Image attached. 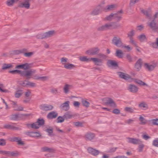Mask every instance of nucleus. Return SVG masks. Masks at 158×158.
Segmentation results:
<instances>
[{
	"label": "nucleus",
	"instance_id": "f257e3e1",
	"mask_svg": "<svg viewBox=\"0 0 158 158\" xmlns=\"http://www.w3.org/2000/svg\"><path fill=\"white\" fill-rule=\"evenodd\" d=\"M157 65V62L153 61L149 63H145L143 67L148 71L151 72L153 71Z\"/></svg>",
	"mask_w": 158,
	"mask_h": 158
},
{
	"label": "nucleus",
	"instance_id": "f03ea898",
	"mask_svg": "<svg viewBox=\"0 0 158 158\" xmlns=\"http://www.w3.org/2000/svg\"><path fill=\"white\" fill-rule=\"evenodd\" d=\"M55 34L56 32L54 30H51L39 34L38 35V38L40 39L47 38L54 35Z\"/></svg>",
	"mask_w": 158,
	"mask_h": 158
},
{
	"label": "nucleus",
	"instance_id": "7ed1b4c3",
	"mask_svg": "<svg viewBox=\"0 0 158 158\" xmlns=\"http://www.w3.org/2000/svg\"><path fill=\"white\" fill-rule=\"evenodd\" d=\"M148 26L154 31H158V21L155 22L154 20L148 23Z\"/></svg>",
	"mask_w": 158,
	"mask_h": 158
},
{
	"label": "nucleus",
	"instance_id": "20e7f679",
	"mask_svg": "<svg viewBox=\"0 0 158 158\" xmlns=\"http://www.w3.org/2000/svg\"><path fill=\"white\" fill-rule=\"evenodd\" d=\"M114 23H107L100 26L98 28V30L99 31H103L109 29L114 28L115 27V26H114Z\"/></svg>",
	"mask_w": 158,
	"mask_h": 158
},
{
	"label": "nucleus",
	"instance_id": "39448f33",
	"mask_svg": "<svg viewBox=\"0 0 158 158\" xmlns=\"http://www.w3.org/2000/svg\"><path fill=\"white\" fill-rule=\"evenodd\" d=\"M121 13L122 12L121 11L120 12L114 14H111L110 15L107 16L106 19L107 20H110L114 19L117 20H119L121 18Z\"/></svg>",
	"mask_w": 158,
	"mask_h": 158
},
{
	"label": "nucleus",
	"instance_id": "423d86ee",
	"mask_svg": "<svg viewBox=\"0 0 158 158\" xmlns=\"http://www.w3.org/2000/svg\"><path fill=\"white\" fill-rule=\"evenodd\" d=\"M99 51V49L98 48H94L87 50L85 51V53L88 55L92 56L97 54Z\"/></svg>",
	"mask_w": 158,
	"mask_h": 158
},
{
	"label": "nucleus",
	"instance_id": "0eeeda50",
	"mask_svg": "<svg viewBox=\"0 0 158 158\" xmlns=\"http://www.w3.org/2000/svg\"><path fill=\"white\" fill-rule=\"evenodd\" d=\"M35 72L36 71L35 70H30L24 72L22 71V75L25 76L27 78L29 79L32 77L33 75Z\"/></svg>",
	"mask_w": 158,
	"mask_h": 158
},
{
	"label": "nucleus",
	"instance_id": "6e6552de",
	"mask_svg": "<svg viewBox=\"0 0 158 158\" xmlns=\"http://www.w3.org/2000/svg\"><path fill=\"white\" fill-rule=\"evenodd\" d=\"M103 102L104 103L109 105L112 107L115 106V104L113 100L109 98H106L103 99Z\"/></svg>",
	"mask_w": 158,
	"mask_h": 158
},
{
	"label": "nucleus",
	"instance_id": "1a4fd4ad",
	"mask_svg": "<svg viewBox=\"0 0 158 158\" xmlns=\"http://www.w3.org/2000/svg\"><path fill=\"white\" fill-rule=\"evenodd\" d=\"M127 89L129 91L133 93H136L138 91V88L134 85L130 84L129 85Z\"/></svg>",
	"mask_w": 158,
	"mask_h": 158
},
{
	"label": "nucleus",
	"instance_id": "9d476101",
	"mask_svg": "<svg viewBox=\"0 0 158 158\" xmlns=\"http://www.w3.org/2000/svg\"><path fill=\"white\" fill-rule=\"evenodd\" d=\"M30 6V3L25 0L20 2L19 4V6L22 8H24L26 9H29Z\"/></svg>",
	"mask_w": 158,
	"mask_h": 158
},
{
	"label": "nucleus",
	"instance_id": "9b49d317",
	"mask_svg": "<svg viewBox=\"0 0 158 158\" xmlns=\"http://www.w3.org/2000/svg\"><path fill=\"white\" fill-rule=\"evenodd\" d=\"M118 75L121 78L127 80H130L131 79L130 76L127 74L122 72L118 73Z\"/></svg>",
	"mask_w": 158,
	"mask_h": 158
},
{
	"label": "nucleus",
	"instance_id": "f8f14e48",
	"mask_svg": "<svg viewBox=\"0 0 158 158\" xmlns=\"http://www.w3.org/2000/svg\"><path fill=\"white\" fill-rule=\"evenodd\" d=\"M30 68V64L27 63L19 64L16 65L15 68L17 69H21L24 70H27Z\"/></svg>",
	"mask_w": 158,
	"mask_h": 158
},
{
	"label": "nucleus",
	"instance_id": "ddd939ff",
	"mask_svg": "<svg viewBox=\"0 0 158 158\" xmlns=\"http://www.w3.org/2000/svg\"><path fill=\"white\" fill-rule=\"evenodd\" d=\"M113 43L118 47H120L122 44L121 39L119 37H114L112 40Z\"/></svg>",
	"mask_w": 158,
	"mask_h": 158
},
{
	"label": "nucleus",
	"instance_id": "4468645a",
	"mask_svg": "<svg viewBox=\"0 0 158 158\" xmlns=\"http://www.w3.org/2000/svg\"><path fill=\"white\" fill-rule=\"evenodd\" d=\"M143 64V61L142 59H139L135 64V68L138 70L139 71L141 69Z\"/></svg>",
	"mask_w": 158,
	"mask_h": 158
},
{
	"label": "nucleus",
	"instance_id": "2eb2a0df",
	"mask_svg": "<svg viewBox=\"0 0 158 158\" xmlns=\"http://www.w3.org/2000/svg\"><path fill=\"white\" fill-rule=\"evenodd\" d=\"M103 8L101 6H98L96 9L93 10L91 14L94 15H96L100 13Z\"/></svg>",
	"mask_w": 158,
	"mask_h": 158
},
{
	"label": "nucleus",
	"instance_id": "dca6fc26",
	"mask_svg": "<svg viewBox=\"0 0 158 158\" xmlns=\"http://www.w3.org/2000/svg\"><path fill=\"white\" fill-rule=\"evenodd\" d=\"M69 102L67 101L66 102H65L62 104L60 106V108L65 110H67L69 109Z\"/></svg>",
	"mask_w": 158,
	"mask_h": 158
},
{
	"label": "nucleus",
	"instance_id": "f3484780",
	"mask_svg": "<svg viewBox=\"0 0 158 158\" xmlns=\"http://www.w3.org/2000/svg\"><path fill=\"white\" fill-rule=\"evenodd\" d=\"M87 151L88 152L94 156L97 155H98L99 153V152L98 151L96 150L91 148H88Z\"/></svg>",
	"mask_w": 158,
	"mask_h": 158
},
{
	"label": "nucleus",
	"instance_id": "a211bd4d",
	"mask_svg": "<svg viewBox=\"0 0 158 158\" xmlns=\"http://www.w3.org/2000/svg\"><path fill=\"white\" fill-rule=\"evenodd\" d=\"M127 142L129 143H132L134 144H137L139 143L140 141L139 139L128 138L127 139Z\"/></svg>",
	"mask_w": 158,
	"mask_h": 158
},
{
	"label": "nucleus",
	"instance_id": "6ab92c4d",
	"mask_svg": "<svg viewBox=\"0 0 158 158\" xmlns=\"http://www.w3.org/2000/svg\"><path fill=\"white\" fill-rule=\"evenodd\" d=\"M32 78L35 80H40L41 81H45L48 79V77H40L37 75L33 76Z\"/></svg>",
	"mask_w": 158,
	"mask_h": 158
},
{
	"label": "nucleus",
	"instance_id": "aec40b11",
	"mask_svg": "<svg viewBox=\"0 0 158 158\" xmlns=\"http://www.w3.org/2000/svg\"><path fill=\"white\" fill-rule=\"evenodd\" d=\"M27 135L33 137H38L41 136L40 134L38 132H28Z\"/></svg>",
	"mask_w": 158,
	"mask_h": 158
},
{
	"label": "nucleus",
	"instance_id": "412c9836",
	"mask_svg": "<svg viewBox=\"0 0 158 158\" xmlns=\"http://www.w3.org/2000/svg\"><path fill=\"white\" fill-rule=\"evenodd\" d=\"M135 82L138 84L140 86H148V85L145 83L144 82L138 79H134L133 80Z\"/></svg>",
	"mask_w": 158,
	"mask_h": 158
},
{
	"label": "nucleus",
	"instance_id": "4be33fe9",
	"mask_svg": "<svg viewBox=\"0 0 158 158\" xmlns=\"http://www.w3.org/2000/svg\"><path fill=\"white\" fill-rule=\"evenodd\" d=\"M41 109L45 110H52L53 106L50 105H44L41 106Z\"/></svg>",
	"mask_w": 158,
	"mask_h": 158
},
{
	"label": "nucleus",
	"instance_id": "5701e85b",
	"mask_svg": "<svg viewBox=\"0 0 158 158\" xmlns=\"http://www.w3.org/2000/svg\"><path fill=\"white\" fill-rule=\"evenodd\" d=\"M72 88V86L68 84H65L63 90L65 94H68L69 91V90Z\"/></svg>",
	"mask_w": 158,
	"mask_h": 158
},
{
	"label": "nucleus",
	"instance_id": "b1692460",
	"mask_svg": "<svg viewBox=\"0 0 158 158\" xmlns=\"http://www.w3.org/2000/svg\"><path fill=\"white\" fill-rule=\"evenodd\" d=\"M93 61L95 64L98 65L102 62V60L97 58H90V62Z\"/></svg>",
	"mask_w": 158,
	"mask_h": 158
},
{
	"label": "nucleus",
	"instance_id": "393cba45",
	"mask_svg": "<svg viewBox=\"0 0 158 158\" xmlns=\"http://www.w3.org/2000/svg\"><path fill=\"white\" fill-rule=\"evenodd\" d=\"M64 67L67 69H71L75 68V66L73 64L67 63L64 66Z\"/></svg>",
	"mask_w": 158,
	"mask_h": 158
},
{
	"label": "nucleus",
	"instance_id": "a878e982",
	"mask_svg": "<svg viewBox=\"0 0 158 158\" xmlns=\"http://www.w3.org/2000/svg\"><path fill=\"white\" fill-rule=\"evenodd\" d=\"M57 115V114L54 112H52L48 114L47 118L48 119H51L55 118Z\"/></svg>",
	"mask_w": 158,
	"mask_h": 158
},
{
	"label": "nucleus",
	"instance_id": "bb28decb",
	"mask_svg": "<svg viewBox=\"0 0 158 158\" xmlns=\"http://www.w3.org/2000/svg\"><path fill=\"white\" fill-rule=\"evenodd\" d=\"M13 104L15 110L20 111L23 110V108L21 106L18 105L16 102H14Z\"/></svg>",
	"mask_w": 158,
	"mask_h": 158
},
{
	"label": "nucleus",
	"instance_id": "cd10ccee",
	"mask_svg": "<svg viewBox=\"0 0 158 158\" xmlns=\"http://www.w3.org/2000/svg\"><path fill=\"white\" fill-rule=\"evenodd\" d=\"M14 141H16L18 145L21 146L24 145V142L22 141L21 139L19 138L15 137L14 139Z\"/></svg>",
	"mask_w": 158,
	"mask_h": 158
},
{
	"label": "nucleus",
	"instance_id": "c85d7f7f",
	"mask_svg": "<svg viewBox=\"0 0 158 158\" xmlns=\"http://www.w3.org/2000/svg\"><path fill=\"white\" fill-rule=\"evenodd\" d=\"M107 65L109 67H114L117 66V63L115 61L112 60L108 61Z\"/></svg>",
	"mask_w": 158,
	"mask_h": 158
},
{
	"label": "nucleus",
	"instance_id": "c756f323",
	"mask_svg": "<svg viewBox=\"0 0 158 158\" xmlns=\"http://www.w3.org/2000/svg\"><path fill=\"white\" fill-rule=\"evenodd\" d=\"M94 137V135L92 133H87L85 135V138L86 139L92 140Z\"/></svg>",
	"mask_w": 158,
	"mask_h": 158
},
{
	"label": "nucleus",
	"instance_id": "7c9ffc66",
	"mask_svg": "<svg viewBox=\"0 0 158 158\" xmlns=\"http://www.w3.org/2000/svg\"><path fill=\"white\" fill-rule=\"evenodd\" d=\"M23 93L22 90H17L15 93V96L16 98H19L23 95Z\"/></svg>",
	"mask_w": 158,
	"mask_h": 158
},
{
	"label": "nucleus",
	"instance_id": "2f4dec72",
	"mask_svg": "<svg viewBox=\"0 0 158 158\" xmlns=\"http://www.w3.org/2000/svg\"><path fill=\"white\" fill-rule=\"evenodd\" d=\"M79 60L82 61H85L86 62H90V58H88L86 56H81L79 58Z\"/></svg>",
	"mask_w": 158,
	"mask_h": 158
},
{
	"label": "nucleus",
	"instance_id": "473e14b6",
	"mask_svg": "<svg viewBox=\"0 0 158 158\" xmlns=\"http://www.w3.org/2000/svg\"><path fill=\"white\" fill-rule=\"evenodd\" d=\"M137 38L138 40L141 42H143L145 41L146 39L145 35L143 34H142L139 35Z\"/></svg>",
	"mask_w": 158,
	"mask_h": 158
},
{
	"label": "nucleus",
	"instance_id": "72a5a7b5",
	"mask_svg": "<svg viewBox=\"0 0 158 158\" xmlns=\"http://www.w3.org/2000/svg\"><path fill=\"white\" fill-rule=\"evenodd\" d=\"M19 0H7L6 1V4L8 6H12L13 4L17 2Z\"/></svg>",
	"mask_w": 158,
	"mask_h": 158
},
{
	"label": "nucleus",
	"instance_id": "f704fd0d",
	"mask_svg": "<svg viewBox=\"0 0 158 158\" xmlns=\"http://www.w3.org/2000/svg\"><path fill=\"white\" fill-rule=\"evenodd\" d=\"M116 55L118 57L121 58L123 56V53L121 50H118L116 51Z\"/></svg>",
	"mask_w": 158,
	"mask_h": 158
},
{
	"label": "nucleus",
	"instance_id": "c9c22d12",
	"mask_svg": "<svg viewBox=\"0 0 158 158\" xmlns=\"http://www.w3.org/2000/svg\"><path fill=\"white\" fill-rule=\"evenodd\" d=\"M28 126L29 127H30L32 128L35 129H37L40 127L37 122L32 124H28Z\"/></svg>",
	"mask_w": 158,
	"mask_h": 158
},
{
	"label": "nucleus",
	"instance_id": "e433bc0d",
	"mask_svg": "<svg viewBox=\"0 0 158 158\" xmlns=\"http://www.w3.org/2000/svg\"><path fill=\"white\" fill-rule=\"evenodd\" d=\"M4 85L1 83H0V92H2L8 93L9 91L8 90L4 89Z\"/></svg>",
	"mask_w": 158,
	"mask_h": 158
},
{
	"label": "nucleus",
	"instance_id": "4c0bfd02",
	"mask_svg": "<svg viewBox=\"0 0 158 158\" xmlns=\"http://www.w3.org/2000/svg\"><path fill=\"white\" fill-rule=\"evenodd\" d=\"M9 72L13 74H19L21 75L22 73V71L17 69L10 71Z\"/></svg>",
	"mask_w": 158,
	"mask_h": 158
},
{
	"label": "nucleus",
	"instance_id": "58836bf2",
	"mask_svg": "<svg viewBox=\"0 0 158 158\" xmlns=\"http://www.w3.org/2000/svg\"><path fill=\"white\" fill-rule=\"evenodd\" d=\"M68 59L65 57H63L60 59L61 62L63 66L68 63Z\"/></svg>",
	"mask_w": 158,
	"mask_h": 158
},
{
	"label": "nucleus",
	"instance_id": "ea45409f",
	"mask_svg": "<svg viewBox=\"0 0 158 158\" xmlns=\"http://www.w3.org/2000/svg\"><path fill=\"white\" fill-rule=\"evenodd\" d=\"M150 45L154 48H158V38H156V42L151 43Z\"/></svg>",
	"mask_w": 158,
	"mask_h": 158
},
{
	"label": "nucleus",
	"instance_id": "a19ab883",
	"mask_svg": "<svg viewBox=\"0 0 158 158\" xmlns=\"http://www.w3.org/2000/svg\"><path fill=\"white\" fill-rule=\"evenodd\" d=\"M25 95L26 97L29 98L31 97L32 96L31 91L29 90H27L25 92Z\"/></svg>",
	"mask_w": 158,
	"mask_h": 158
},
{
	"label": "nucleus",
	"instance_id": "79ce46f5",
	"mask_svg": "<svg viewBox=\"0 0 158 158\" xmlns=\"http://www.w3.org/2000/svg\"><path fill=\"white\" fill-rule=\"evenodd\" d=\"M73 124L77 127H82L83 126V122H74L73 123Z\"/></svg>",
	"mask_w": 158,
	"mask_h": 158
},
{
	"label": "nucleus",
	"instance_id": "37998d69",
	"mask_svg": "<svg viewBox=\"0 0 158 158\" xmlns=\"http://www.w3.org/2000/svg\"><path fill=\"white\" fill-rule=\"evenodd\" d=\"M139 107L143 109H145L147 107V105L144 102L141 103L139 105Z\"/></svg>",
	"mask_w": 158,
	"mask_h": 158
},
{
	"label": "nucleus",
	"instance_id": "c03bdc74",
	"mask_svg": "<svg viewBox=\"0 0 158 158\" xmlns=\"http://www.w3.org/2000/svg\"><path fill=\"white\" fill-rule=\"evenodd\" d=\"M82 103L83 105L86 107H89V103L86 100L84 99L82 101Z\"/></svg>",
	"mask_w": 158,
	"mask_h": 158
},
{
	"label": "nucleus",
	"instance_id": "a18cd8bd",
	"mask_svg": "<svg viewBox=\"0 0 158 158\" xmlns=\"http://www.w3.org/2000/svg\"><path fill=\"white\" fill-rule=\"evenodd\" d=\"M26 85H27V86L30 87H35L36 86V84L33 82L28 81L26 83Z\"/></svg>",
	"mask_w": 158,
	"mask_h": 158
},
{
	"label": "nucleus",
	"instance_id": "49530a36",
	"mask_svg": "<svg viewBox=\"0 0 158 158\" xmlns=\"http://www.w3.org/2000/svg\"><path fill=\"white\" fill-rule=\"evenodd\" d=\"M141 11L142 13L147 16H148L149 15L150 12V10L148 11L147 10L144 9H142L141 10Z\"/></svg>",
	"mask_w": 158,
	"mask_h": 158
},
{
	"label": "nucleus",
	"instance_id": "de8ad7c7",
	"mask_svg": "<svg viewBox=\"0 0 158 158\" xmlns=\"http://www.w3.org/2000/svg\"><path fill=\"white\" fill-rule=\"evenodd\" d=\"M72 117L73 115L69 113H66L64 116V117L66 119L70 118Z\"/></svg>",
	"mask_w": 158,
	"mask_h": 158
},
{
	"label": "nucleus",
	"instance_id": "09e8293b",
	"mask_svg": "<svg viewBox=\"0 0 158 158\" xmlns=\"http://www.w3.org/2000/svg\"><path fill=\"white\" fill-rule=\"evenodd\" d=\"M124 110L125 111L129 112H132L134 111V110L133 108L129 107H125Z\"/></svg>",
	"mask_w": 158,
	"mask_h": 158
},
{
	"label": "nucleus",
	"instance_id": "8fccbe9b",
	"mask_svg": "<svg viewBox=\"0 0 158 158\" xmlns=\"http://www.w3.org/2000/svg\"><path fill=\"white\" fill-rule=\"evenodd\" d=\"M152 144L155 147H158V138L155 139L153 141Z\"/></svg>",
	"mask_w": 158,
	"mask_h": 158
},
{
	"label": "nucleus",
	"instance_id": "3c124183",
	"mask_svg": "<svg viewBox=\"0 0 158 158\" xmlns=\"http://www.w3.org/2000/svg\"><path fill=\"white\" fill-rule=\"evenodd\" d=\"M139 120L141 124H144L147 123V121L142 116L140 117Z\"/></svg>",
	"mask_w": 158,
	"mask_h": 158
},
{
	"label": "nucleus",
	"instance_id": "603ef678",
	"mask_svg": "<svg viewBox=\"0 0 158 158\" xmlns=\"http://www.w3.org/2000/svg\"><path fill=\"white\" fill-rule=\"evenodd\" d=\"M64 121V118L62 117L59 116L57 119V122L58 123H62Z\"/></svg>",
	"mask_w": 158,
	"mask_h": 158
},
{
	"label": "nucleus",
	"instance_id": "864d4df0",
	"mask_svg": "<svg viewBox=\"0 0 158 158\" xmlns=\"http://www.w3.org/2000/svg\"><path fill=\"white\" fill-rule=\"evenodd\" d=\"M37 123L38 124L39 126L40 127V126L44 124V120L43 119H39L37 121Z\"/></svg>",
	"mask_w": 158,
	"mask_h": 158
},
{
	"label": "nucleus",
	"instance_id": "5fc2aeb1",
	"mask_svg": "<svg viewBox=\"0 0 158 158\" xmlns=\"http://www.w3.org/2000/svg\"><path fill=\"white\" fill-rule=\"evenodd\" d=\"M8 153L7 154V155H9L11 156H15L18 154L17 152H10L8 151Z\"/></svg>",
	"mask_w": 158,
	"mask_h": 158
},
{
	"label": "nucleus",
	"instance_id": "6e6d98bb",
	"mask_svg": "<svg viewBox=\"0 0 158 158\" xmlns=\"http://www.w3.org/2000/svg\"><path fill=\"white\" fill-rule=\"evenodd\" d=\"M41 150L43 152H50L51 149L47 147H44L41 148Z\"/></svg>",
	"mask_w": 158,
	"mask_h": 158
},
{
	"label": "nucleus",
	"instance_id": "4d7b16f0",
	"mask_svg": "<svg viewBox=\"0 0 158 158\" xmlns=\"http://www.w3.org/2000/svg\"><path fill=\"white\" fill-rule=\"evenodd\" d=\"M51 92L52 93L57 94L58 93V89L56 88H53L51 89Z\"/></svg>",
	"mask_w": 158,
	"mask_h": 158
},
{
	"label": "nucleus",
	"instance_id": "13d9d810",
	"mask_svg": "<svg viewBox=\"0 0 158 158\" xmlns=\"http://www.w3.org/2000/svg\"><path fill=\"white\" fill-rule=\"evenodd\" d=\"M134 34L135 31L134 30H132L128 33V36L130 38H132L131 37L134 35Z\"/></svg>",
	"mask_w": 158,
	"mask_h": 158
},
{
	"label": "nucleus",
	"instance_id": "bf43d9fd",
	"mask_svg": "<svg viewBox=\"0 0 158 158\" xmlns=\"http://www.w3.org/2000/svg\"><path fill=\"white\" fill-rule=\"evenodd\" d=\"M123 48L126 50H127L128 51H130L131 50L132 48V47H131L129 45H127V46H123Z\"/></svg>",
	"mask_w": 158,
	"mask_h": 158
},
{
	"label": "nucleus",
	"instance_id": "052dcab7",
	"mask_svg": "<svg viewBox=\"0 0 158 158\" xmlns=\"http://www.w3.org/2000/svg\"><path fill=\"white\" fill-rule=\"evenodd\" d=\"M11 65L10 64H4L2 67V69H5L10 67Z\"/></svg>",
	"mask_w": 158,
	"mask_h": 158
},
{
	"label": "nucleus",
	"instance_id": "680f3d73",
	"mask_svg": "<svg viewBox=\"0 0 158 158\" xmlns=\"http://www.w3.org/2000/svg\"><path fill=\"white\" fill-rule=\"evenodd\" d=\"M115 6L114 5H111L110 6H107L105 8V9H106V10H111Z\"/></svg>",
	"mask_w": 158,
	"mask_h": 158
},
{
	"label": "nucleus",
	"instance_id": "e2e57ef3",
	"mask_svg": "<svg viewBox=\"0 0 158 158\" xmlns=\"http://www.w3.org/2000/svg\"><path fill=\"white\" fill-rule=\"evenodd\" d=\"M144 28V26L143 25H140L138 26L136 28V29L138 31H141Z\"/></svg>",
	"mask_w": 158,
	"mask_h": 158
},
{
	"label": "nucleus",
	"instance_id": "0e129e2a",
	"mask_svg": "<svg viewBox=\"0 0 158 158\" xmlns=\"http://www.w3.org/2000/svg\"><path fill=\"white\" fill-rule=\"evenodd\" d=\"M130 42L135 46L137 44V43L132 38H130Z\"/></svg>",
	"mask_w": 158,
	"mask_h": 158
},
{
	"label": "nucleus",
	"instance_id": "69168bd1",
	"mask_svg": "<svg viewBox=\"0 0 158 158\" xmlns=\"http://www.w3.org/2000/svg\"><path fill=\"white\" fill-rule=\"evenodd\" d=\"M142 138L145 140H147L148 139H150V137L146 134H143L142 135Z\"/></svg>",
	"mask_w": 158,
	"mask_h": 158
},
{
	"label": "nucleus",
	"instance_id": "338daca9",
	"mask_svg": "<svg viewBox=\"0 0 158 158\" xmlns=\"http://www.w3.org/2000/svg\"><path fill=\"white\" fill-rule=\"evenodd\" d=\"M6 142L5 140L3 139H0V145L4 146L6 144Z\"/></svg>",
	"mask_w": 158,
	"mask_h": 158
},
{
	"label": "nucleus",
	"instance_id": "774afa93",
	"mask_svg": "<svg viewBox=\"0 0 158 158\" xmlns=\"http://www.w3.org/2000/svg\"><path fill=\"white\" fill-rule=\"evenodd\" d=\"M152 122L153 124L158 125V119H152Z\"/></svg>",
	"mask_w": 158,
	"mask_h": 158
}]
</instances>
